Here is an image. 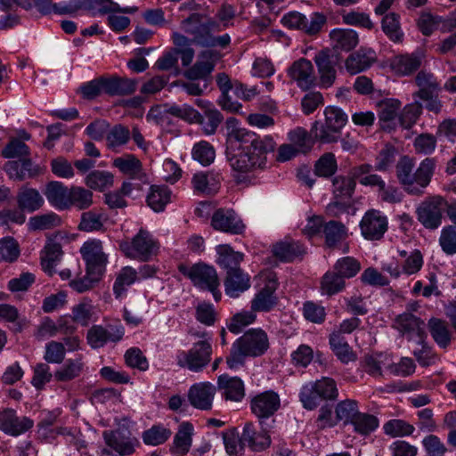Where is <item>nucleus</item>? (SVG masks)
<instances>
[{"label": "nucleus", "mask_w": 456, "mask_h": 456, "mask_svg": "<svg viewBox=\"0 0 456 456\" xmlns=\"http://www.w3.org/2000/svg\"><path fill=\"white\" fill-rule=\"evenodd\" d=\"M345 287V279L334 269L327 272L322 279L321 290L324 295L332 296L338 294L341 292Z\"/></svg>", "instance_id": "nucleus-51"}, {"label": "nucleus", "mask_w": 456, "mask_h": 456, "mask_svg": "<svg viewBox=\"0 0 456 456\" xmlns=\"http://www.w3.org/2000/svg\"><path fill=\"white\" fill-rule=\"evenodd\" d=\"M4 170L10 179L15 181L35 178L43 173L40 166L35 164L29 158L7 161L4 166Z\"/></svg>", "instance_id": "nucleus-23"}, {"label": "nucleus", "mask_w": 456, "mask_h": 456, "mask_svg": "<svg viewBox=\"0 0 456 456\" xmlns=\"http://www.w3.org/2000/svg\"><path fill=\"white\" fill-rule=\"evenodd\" d=\"M228 136L230 141L241 143L240 151L229 158V162L234 171L243 174L264 169L267 154L273 152L276 147L271 136L260 137L244 128L233 127Z\"/></svg>", "instance_id": "nucleus-1"}, {"label": "nucleus", "mask_w": 456, "mask_h": 456, "mask_svg": "<svg viewBox=\"0 0 456 456\" xmlns=\"http://www.w3.org/2000/svg\"><path fill=\"white\" fill-rule=\"evenodd\" d=\"M69 193V188L59 181L49 182L44 191L48 202L60 210L68 209Z\"/></svg>", "instance_id": "nucleus-35"}, {"label": "nucleus", "mask_w": 456, "mask_h": 456, "mask_svg": "<svg viewBox=\"0 0 456 456\" xmlns=\"http://www.w3.org/2000/svg\"><path fill=\"white\" fill-rule=\"evenodd\" d=\"M382 429L386 436L391 438H396L411 436L415 428L404 419H392L384 423Z\"/></svg>", "instance_id": "nucleus-47"}, {"label": "nucleus", "mask_w": 456, "mask_h": 456, "mask_svg": "<svg viewBox=\"0 0 456 456\" xmlns=\"http://www.w3.org/2000/svg\"><path fill=\"white\" fill-rule=\"evenodd\" d=\"M299 398L304 408L306 410L315 409L320 404L321 400H322L314 382H310L303 386Z\"/></svg>", "instance_id": "nucleus-62"}, {"label": "nucleus", "mask_w": 456, "mask_h": 456, "mask_svg": "<svg viewBox=\"0 0 456 456\" xmlns=\"http://www.w3.org/2000/svg\"><path fill=\"white\" fill-rule=\"evenodd\" d=\"M123 336L124 328L122 326L94 325L88 330L86 339L90 346L96 349L102 347L108 342H118Z\"/></svg>", "instance_id": "nucleus-22"}, {"label": "nucleus", "mask_w": 456, "mask_h": 456, "mask_svg": "<svg viewBox=\"0 0 456 456\" xmlns=\"http://www.w3.org/2000/svg\"><path fill=\"white\" fill-rule=\"evenodd\" d=\"M216 387L210 382L192 385L188 391V400L196 409L208 411L212 408Z\"/></svg>", "instance_id": "nucleus-24"}, {"label": "nucleus", "mask_w": 456, "mask_h": 456, "mask_svg": "<svg viewBox=\"0 0 456 456\" xmlns=\"http://www.w3.org/2000/svg\"><path fill=\"white\" fill-rule=\"evenodd\" d=\"M104 93L110 95H126L136 89V82L126 77H103Z\"/></svg>", "instance_id": "nucleus-40"}, {"label": "nucleus", "mask_w": 456, "mask_h": 456, "mask_svg": "<svg viewBox=\"0 0 456 456\" xmlns=\"http://www.w3.org/2000/svg\"><path fill=\"white\" fill-rule=\"evenodd\" d=\"M191 157L202 166H208L215 160L216 151L208 142L200 141L193 145Z\"/></svg>", "instance_id": "nucleus-55"}, {"label": "nucleus", "mask_w": 456, "mask_h": 456, "mask_svg": "<svg viewBox=\"0 0 456 456\" xmlns=\"http://www.w3.org/2000/svg\"><path fill=\"white\" fill-rule=\"evenodd\" d=\"M269 348L267 334L260 329H251L232 344L226 363L230 369L243 365L247 357L263 355Z\"/></svg>", "instance_id": "nucleus-4"}, {"label": "nucleus", "mask_w": 456, "mask_h": 456, "mask_svg": "<svg viewBox=\"0 0 456 456\" xmlns=\"http://www.w3.org/2000/svg\"><path fill=\"white\" fill-rule=\"evenodd\" d=\"M80 254L86 262V269L89 273H103L108 263V256L104 253L100 240H88L80 248Z\"/></svg>", "instance_id": "nucleus-12"}, {"label": "nucleus", "mask_w": 456, "mask_h": 456, "mask_svg": "<svg viewBox=\"0 0 456 456\" xmlns=\"http://www.w3.org/2000/svg\"><path fill=\"white\" fill-rule=\"evenodd\" d=\"M330 345L339 361L343 363L354 362L357 359L356 354L348 345L346 340L339 332H332L330 337Z\"/></svg>", "instance_id": "nucleus-41"}, {"label": "nucleus", "mask_w": 456, "mask_h": 456, "mask_svg": "<svg viewBox=\"0 0 456 456\" xmlns=\"http://www.w3.org/2000/svg\"><path fill=\"white\" fill-rule=\"evenodd\" d=\"M112 165L123 175L131 179H140L142 175L141 161L132 154H126L113 159Z\"/></svg>", "instance_id": "nucleus-38"}, {"label": "nucleus", "mask_w": 456, "mask_h": 456, "mask_svg": "<svg viewBox=\"0 0 456 456\" xmlns=\"http://www.w3.org/2000/svg\"><path fill=\"white\" fill-rule=\"evenodd\" d=\"M17 204L20 210L32 213L43 207L45 200L37 189L22 186L17 193Z\"/></svg>", "instance_id": "nucleus-36"}, {"label": "nucleus", "mask_w": 456, "mask_h": 456, "mask_svg": "<svg viewBox=\"0 0 456 456\" xmlns=\"http://www.w3.org/2000/svg\"><path fill=\"white\" fill-rule=\"evenodd\" d=\"M181 28L191 37V41L196 45L224 49L231 43V37L228 34L215 36V33L221 31L220 24L202 13L193 12L188 18L183 20Z\"/></svg>", "instance_id": "nucleus-2"}, {"label": "nucleus", "mask_w": 456, "mask_h": 456, "mask_svg": "<svg viewBox=\"0 0 456 456\" xmlns=\"http://www.w3.org/2000/svg\"><path fill=\"white\" fill-rule=\"evenodd\" d=\"M191 184L195 193L213 195L219 190L220 177L213 172H199L193 175Z\"/></svg>", "instance_id": "nucleus-32"}, {"label": "nucleus", "mask_w": 456, "mask_h": 456, "mask_svg": "<svg viewBox=\"0 0 456 456\" xmlns=\"http://www.w3.org/2000/svg\"><path fill=\"white\" fill-rule=\"evenodd\" d=\"M351 424L355 432L366 436L379 427V419L374 415L358 412Z\"/></svg>", "instance_id": "nucleus-56"}, {"label": "nucleus", "mask_w": 456, "mask_h": 456, "mask_svg": "<svg viewBox=\"0 0 456 456\" xmlns=\"http://www.w3.org/2000/svg\"><path fill=\"white\" fill-rule=\"evenodd\" d=\"M159 243L146 230L140 229L133 239L119 243V248L128 258L142 262L149 261L159 249Z\"/></svg>", "instance_id": "nucleus-6"}, {"label": "nucleus", "mask_w": 456, "mask_h": 456, "mask_svg": "<svg viewBox=\"0 0 456 456\" xmlns=\"http://www.w3.org/2000/svg\"><path fill=\"white\" fill-rule=\"evenodd\" d=\"M171 191L165 185H152L147 196V203L156 212L164 210L171 200Z\"/></svg>", "instance_id": "nucleus-44"}, {"label": "nucleus", "mask_w": 456, "mask_h": 456, "mask_svg": "<svg viewBox=\"0 0 456 456\" xmlns=\"http://www.w3.org/2000/svg\"><path fill=\"white\" fill-rule=\"evenodd\" d=\"M214 229L232 234H240L245 226L232 209H217L211 219Z\"/></svg>", "instance_id": "nucleus-25"}, {"label": "nucleus", "mask_w": 456, "mask_h": 456, "mask_svg": "<svg viewBox=\"0 0 456 456\" xmlns=\"http://www.w3.org/2000/svg\"><path fill=\"white\" fill-rule=\"evenodd\" d=\"M325 123L315 122L312 128L314 136L324 143L337 142L338 134L347 122V115L338 107L329 106L324 110Z\"/></svg>", "instance_id": "nucleus-7"}, {"label": "nucleus", "mask_w": 456, "mask_h": 456, "mask_svg": "<svg viewBox=\"0 0 456 456\" xmlns=\"http://www.w3.org/2000/svg\"><path fill=\"white\" fill-rule=\"evenodd\" d=\"M439 244L447 255L456 254V226L448 225L442 229Z\"/></svg>", "instance_id": "nucleus-64"}, {"label": "nucleus", "mask_w": 456, "mask_h": 456, "mask_svg": "<svg viewBox=\"0 0 456 456\" xmlns=\"http://www.w3.org/2000/svg\"><path fill=\"white\" fill-rule=\"evenodd\" d=\"M102 436L106 445L121 456L133 454L135 447L139 445L138 440L131 436L128 430H105Z\"/></svg>", "instance_id": "nucleus-17"}, {"label": "nucleus", "mask_w": 456, "mask_h": 456, "mask_svg": "<svg viewBox=\"0 0 456 456\" xmlns=\"http://www.w3.org/2000/svg\"><path fill=\"white\" fill-rule=\"evenodd\" d=\"M273 425L265 423L257 431L252 422H247L242 429V441L253 452H263L270 447L272 440L269 435Z\"/></svg>", "instance_id": "nucleus-18"}, {"label": "nucleus", "mask_w": 456, "mask_h": 456, "mask_svg": "<svg viewBox=\"0 0 456 456\" xmlns=\"http://www.w3.org/2000/svg\"><path fill=\"white\" fill-rule=\"evenodd\" d=\"M195 103L203 110L204 115L202 116L200 113V118H197L194 123L200 124L205 134H215L217 127L223 121L222 114L208 101L197 99Z\"/></svg>", "instance_id": "nucleus-27"}, {"label": "nucleus", "mask_w": 456, "mask_h": 456, "mask_svg": "<svg viewBox=\"0 0 456 456\" xmlns=\"http://www.w3.org/2000/svg\"><path fill=\"white\" fill-rule=\"evenodd\" d=\"M375 60L376 56L373 50L360 48L347 57L346 69L350 74L355 75L370 68Z\"/></svg>", "instance_id": "nucleus-34"}, {"label": "nucleus", "mask_w": 456, "mask_h": 456, "mask_svg": "<svg viewBox=\"0 0 456 456\" xmlns=\"http://www.w3.org/2000/svg\"><path fill=\"white\" fill-rule=\"evenodd\" d=\"M259 279L265 282V286L255 295L251 308L253 312H270L278 304L274 295L278 288L277 275L272 271H265L260 273Z\"/></svg>", "instance_id": "nucleus-10"}, {"label": "nucleus", "mask_w": 456, "mask_h": 456, "mask_svg": "<svg viewBox=\"0 0 456 456\" xmlns=\"http://www.w3.org/2000/svg\"><path fill=\"white\" fill-rule=\"evenodd\" d=\"M61 224V218L55 213L35 216L28 220V228L33 231L47 230Z\"/></svg>", "instance_id": "nucleus-60"}, {"label": "nucleus", "mask_w": 456, "mask_h": 456, "mask_svg": "<svg viewBox=\"0 0 456 456\" xmlns=\"http://www.w3.org/2000/svg\"><path fill=\"white\" fill-rule=\"evenodd\" d=\"M93 205V192L82 186L73 185L69 188L68 209L74 207L77 209H86Z\"/></svg>", "instance_id": "nucleus-45"}, {"label": "nucleus", "mask_w": 456, "mask_h": 456, "mask_svg": "<svg viewBox=\"0 0 456 456\" xmlns=\"http://www.w3.org/2000/svg\"><path fill=\"white\" fill-rule=\"evenodd\" d=\"M395 327L408 339H415L417 343H423L427 337L424 322L411 313L399 314L395 318Z\"/></svg>", "instance_id": "nucleus-20"}, {"label": "nucleus", "mask_w": 456, "mask_h": 456, "mask_svg": "<svg viewBox=\"0 0 456 456\" xmlns=\"http://www.w3.org/2000/svg\"><path fill=\"white\" fill-rule=\"evenodd\" d=\"M171 436V431L162 426H152L142 433V441L148 445H159L165 443Z\"/></svg>", "instance_id": "nucleus-61"}, {"label": "nucleus", "mask_w": 456, "mask_h": 456, "mask_svg": "<svg viewBox=\"0 0 456 456\" xmlns=\"http://www.w3.org/2000/svg\"><path fill=\"white\" fill-rule=\"evenodd\" d=\"M333 269L346 280L354 277L360 272L361 264L352 256H345L336 262Z\"/></svg>", "instance_id": "nucleus-58"}, {"label": "nucleus", "mask_w": 456, "mask_h": 456, "mask_svg": "<svg viewBox=\"0 0 456 456\" xmlns=\"http://www.w3.org/2000/svg\"><path fill=\"white\" fill-rule=\"evenodd\" d=\"M221 58L222 54L216 50H204L198 55L196 62L184 72V76L190 80H207Z\"/></svg>", "instance_id": "nucleus-13"}, {"label": "nucleus", "mask_w": 456, "mask_h": 456, "mask_svg": "<svg viewBox=\"0 0 456 456\" xmlns=\"http://www.w3.org/2000/svg\"><path fill=\"white\" fill-rule=\"evenodd\" d=\"M289 75L297 86L304 91L315 86L317 84L314 66L305 58H300L294 61L289 69Z\"/></svg>", "instance_id": "nucleus-19"}, {"label": "nucleus", "mask_w": 456, "mask_h": 456, "mask_svg": "<svg viewBox=\"0 0 456 456\" xmlns=\"http://www.w3.org/2000/svg\"><path fill=\"white\" fill-rule=\"evenodd\" d=\"M423 265V256L418 249L412 250L405 258L403 263L399 265H389L385 270L394 278H398L402 273L412 275L417 273Z\"/></svg>", "instance_id": "nucleus-30"}, {"label": "nucleus", "mask_w": 456, "mask_h": 456, "mask_svg": "<svg viewBox=\"0 0 456 456\" xmlns=\"http://www.w3.org/2000/svg\"><path fill=\"white\" fill-rule=\"evenodd\" d=\"M224 291L230 297H238L250 288V276L243 270L232 271L226 273Z\"/></svg>", "instance_id": "nucleus-29"}, {"label": "nucleus", "mask_w": 456, "mask_h": 456, "mask_svg": "<svg viewBox=\"0 0 456 456\" xmlns=\"http://www.w3.org/2000/svg\"><path fill=\"white\" fill-rule=\"evenodd\" d=\"M334 48L344 51H350L354 48L359 42L358 34L353 29L336 28L330 34Z\"/></svg>", "instance_id": "nucleus-43"}, {"label": "nucleus", "mask_w": 456, "mask_h": 456, "mask_svg": "<svg viewBox=\"0 0 456 456\" xmlns=\"http://www.w3.org/2000/svg\"><path fill=\"white\" fill-rule=\"evenodd\" d=\"M414 167V161L403 156L396 164V176L408 194L420 196L431 181L436 161L434 159L427 158L420 162L415 172Z\"/></svg>", "instance_id": "nucleus-3"}, {"label": "nucleus", "mask_w": 456, "mask_h": 456, "mask_svg": "<svg viewBox=\"0 0 456 456\" xmlns=\"http://www.w3.org/2000/svg\"><path fill=\"white\" fill-rule=\"evenodd\" d=\"M375 169L370 164H361L354 167L350 174L356 178L360 184L363 186L377 187L379 191L384 187L385 181L380 175L371 174V171Z\"/></svg>", "instance_id": "nucleus-39"}, {"label": "nucleus", "mask_w": 456, "mask_h": 456, "mask_svg": "<svg viewBox=\"0 0 456 456\" xmlns=\"http://www.w3.org/2000/svg\"><path fill=\"white\" fill-rule=\"evenodd\" d=\"M337 420L351 424L353 419L359 412L356 401L346 399L338 403L335 409Z\"/></svg>", "instance_id": "nucleus-63"}, {"label": "nucleus", "mask_w": 456, "mask_h": 456, "mask_svg": "<svg viewBox=\"0 0 456 456\" xmlns=\"http://www.w3.org/2000/svg\"><path fill=\"white\" fill-rule=\"evenodd\" d=\"M387 217L379 210H368L360 222L362 235L370 240H380L387 230Z\"/></svg>", "instance_id": "nucleus-15"}, {"label": "nucleus", "mask_w": 456, "mask_h": 456, "mask_svg": "<svg viewBox=\"0 0 456 456\" xmlns=\"http://www.w3.org/2000/svg\"><path fill=\"white\" fill-rule=\"evenodd\" d=\"M33 427V420L25 416H18L12 409L0 411V430L12 436H20Z\"/></svg>", "instance_id": "nucleus-21"}, {"label": "nucleus", "mask_w": 456, "mask_h": 456, "mask_svg": "<svg viewBox=\"0 0 456 456\" xmlns=\"http://www.w3.org/2000/svg\"><path fill=\"white\" fill-rule=\"evenodd\" d=\"M421 63V54L412 53L395 56L390 61V67L396 75L409 76L418 70Z\"/></svg>", "instance_id": "nucleus-31"}, {"label": "nucleus", "mask_w": 456, "mask_h": 456, "mask_svg": "<svg viewBox=\"0 0 456 456\" xmlns=\"http://www.w3.org/2000/svg\"><path fill=\"white\" fill-rule=\"evenodd\" d=\"M212 346L209 339H203L193 344L187 351H178L175 356L176 363L181 368L192 372L202 371L210 362Z\"/></svg>", "instance_id": "nucleus-8"}, {"label": "nucleus", "mask_w": 456, "mask_h": 456, "mask_svg": "<svg viewBox=\"0 0 456 456\" xmlns=\"http://www.w3.org/2000/svg\"><path fill=\"white\" fill-rule=\"evenodd\" d=\"M179 271L189 278L195 287L211 292L216 301L221 299L220 281L213 266L205 264H195L188 267L181 265Z\"/></svg>", "instance_id": "nucleus-5"}, {"label": "nucleus", "mask_w": 456, "mask_h": 456, "mask_svg": "<svg viewBox=\"0 0 456 456\" xmlns=\"http://www.w3.org/2000/svg\"><path fill=\"white\" fill-rule=\"evenodd\" d=\"M67 237L62 232H56L50 237L41 255V265L43 270L50 276L55 273V266L61 261L63 255L62 242Z\"/></svg>", "instance_id": "nucleus-16"}, {"label": "nucleus", "mask_w": 456, "mask_h": 456, "mask_svg": "<svg viewBox=\"0 0 456 456\" xmlns=\"http://www.w3.org/2000/svg\"><path fill=\"white\" fill-rule=\"evenodd\" d=\"M362 369L374 378L383 377V369L388 370L390 355L383 353L366 354L361 361Z\"/></svg>", "instance_id": "nucleus-37"}, {"label": "nucleus", "mask_w": 456, "mask_h": 456, "mask_svg": "<svg viewBox=\"0 0 456 456\" xmlns=\"http://www.w3.org/2000/svg\"><path fill=\"white\" fill-rule=\"evenodd\" d=\"M0 321L12 323L14 332H20L28 324L27 319L20 315L18 309L9 304H0Z\"/></svg>", "instance_id": "nucleus-52"}, {"label": "nucleus", "mask_w": 456, "mask_h": 456, "mask_svg": "<svg viewBox=\"0 0 456 456\" xmlns=\"http://www.w3.org/2000/svg\"><path fill=\"white\" fill-rule=\"evenodd\" d=\"M272 253L281 262H293L305 254V248L299 241L285 238L273 245Z\"/></svg>", "instance_id": "nucleus-28"}, {"label": "nucleus", "mask_w": 456, "mask_h": 456, "mask_svg": "<svg viewBox=\"0 0 456 456\" xmlns=\"http://www.w3.org/2000/svg\"><path fill=\"white\" fill-rule=\"evenodd\" d=\"M216 389L226 401L241 402L245 397V386L238 377L228 374L220 375L217 379Z\"/></svg>", "instance_id": "nucleus-26"}, {"label": "nucleus", "mask_w": 456, "mask_h": 456, "mask_svg": "<svg viewBox=\"0 0 456 456\" xmlns=\"http://www.w3.org/2000/svg\"><path fill=\"white\" fill-rule=\"evenodd\" d=\"M314 60L318 69L320 86L323 88L330 87L336 79V66L339 62L338 55L329 49H325L317 53Z\"/></svg>", "instance_id": "nucleus-14"}, {"label": "nucleus", "mask_w": 456, "mask_h": 456, "mask_svg": "<svg viewBox=\"0 0 456 456\" xmlns=\"http://www.w3.org/2000/svg\"><path fill=\"white\" fill-rule=\"evenodd\" d=\"M382 29L394 42H400L403 38L399 16L395 12L388 13L382 19Z\"/></svg>", "instance_id": "nucleus-59"}, {"label": "nucleus", "mask_w": 456, "mask_h": 456, "mask_svg": "<svg viewBox=\"0 0 456 456\" xmlns=\"http://www.w3.org/2000/svg\"><path fill=\"white\" fill-rule=\"evenodd\" d=\"M216 250L217 253L216 264L224 269L226 273L232 271L242 270L240 267L244 258L242 253L234 251L228 244L218 245Z\"/></svg>", "instance_id": "nucleus-33"}, {"label": "nucleus", "mask_w": 456, "mask_h": 456, "mask_svg": "<svg viewBox=\"0 0 456 456\" xmlns=\"http://www.w3.org/2000/svg\"><path fill=\"white\" fill-rule=\"evenodd\" d=\"M323 233L325 236V243L330 248L336 246L347 237L346 226L341 222L335 220L325 223Z\"/></svg>", "instance_id": "nucleus-50"}, {"label": "nucleus", "mask_w": 456, "mask_h": 456, "mask_svg": "<svg viewBox=\"0 0 456 456\" xmlns=\"http://www.w3.org/2000/svg\"><path fill=\"white\" fill-rule=\"evenodd\" d=\"M281 407V399L273 390L257 394L250 400L252 413L257 418L260 426H264Z\"/></svg>", "instance_id": "nucleus-11"}, {"label": "nucleus", "mask_w": 456, "mask_h": 456, "mask_svg": "<svg viewBox=\"0 0 456 456\" xmlns=\"http://www.w3.org/2000/svg\"><path fill=\"white\" fill-rule=\"evenodd\" d=\"M114 183V176L110 172L94 170L85 178V183L92 190L102 191L110 188Z\"/></svg>", "instance_id": "nucleus-49"}, {"label": "nucleus", "mask_w": 456, "mask_h": 456, "mask_svg": "<svg viewBox=\"0 0 456 456\" xmlns=\"http://www.w3.org/2000/svg\"><path fill=\"white\" fill-rule=\"evenodd\" d=\"M85 367L82 357L69 359L66 363L54 373L58 381L66 382L80 376Z\"/></svg>", "instance_id": "nucleus-48"}, {"label": "nucleus", "mask_w": 456, "mask_h": 456, "mask_svg": "<svg viewBox=\"0 0 456 456\" xmlns=\"http://www.w3.org/2000/svg\"><path fill=\"white\" fill-rule=\"evenodd\" d=\"M447 200L440 195L425 198L416 208L418 221L428 230H436L442 224Z\"/></svg>", "instance_id": "nucleus-9"}, {"label": "nucleus", "mask_w": 456, "mask_h": 456, "mask_svg": "<svg viewBox=\"0 0 456 456\" xmlns=\"http://www.w3.org/2000/svg\"><path fill=\"white\" fill-rule=\"evenodd\" d=\"M415 82L419 90L414 94V96L419 99H427L430 97V94H436L439 90V84L430 72L419 71L415 77Z\"/></svg>", "instance_id": "nucleus-46"}, {"label": "nucleus", "mask_w": 456, "mask_h": 456, "mask_svg": "<svg viewBox=\"0 0 456 456\" xmlns=\"http://www.w3.org/2000/svg\"><path fill=\"white\" fill-rule=\"evenodd\" d=\"M192 431L193 427L191 423L183 422L180 425L174 438V444L178 452L185 454L189 452L191 445Z\"/></svg>", "instance_id": "nucleus-57"}, {"label": "nucleus", "mask_w": 456, "mask_h": 456, "mask_svg": "<svg viewBox=\"0 0 456 456\" xmlns=\"http://www.w3.org/2000/svg\"><path fill=\"white\" fill-rule=\"evenodd\" d=\"M139 280L138 273L131 266H125L117 273L113 284V293L117 298L126 295L128 287Z\"/></svg>", "instance_id": "nucleus-42"}, {"label": "nucleus", "mask_w": 456, "mask_h": 456, "mask_svg": "<svg viewBox=\"0 0 456 456\" xmlns=\"http://www.w3.org/2000/svg\"><path fill=\"white\" fill-rule=\"evenodd\" d=\"M355 180L351 174L350 176L338 175L333 179V194L338 199H349L355 189Z\"/></svg>", "instance_id": "nucleus-53"}, {"label": "nucleus", "mask_w": 456, "mask_h": 456, "mask_svg": "<svg viewBox=\"0 0 456 456\" xmlns=\"http://www.w3.org/2000/svg\"><path fill=\"white\" fill-rule=\"evenodd\" d=\"M431 336L437 345L445 348L451 342V334L444 321L432 318L428 322Z\"/></svg>", "instance_id": "nucleus-54"}]
</instances>
